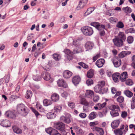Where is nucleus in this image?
Here are the masks:
<instances>
[{"label": "nucleus", "mask_w": 135, "mask_h": 135, "mask_svg": "<svg viewBox=\"0 0 135 135\" xmlns=\"http://www.w3.org/2000/svg\"><path fill=\"white\" fill-rule=\"evenodd\" d=\"M17 110L19 114L23 117L27 115L29 112L28 107L22 103L18 104L17 105Z\"/></svg>", "instance_id": "obj_1"}, {"label": "nucleus", "mask_w": 135, "mask_h": 135, "mask_svg": "<svg viewBox=\"0 0 135 135\" xmlns=\"http://www.w3.org/2000/svg\"><path fill=\"white\" fill-rule=\"evenodd\" d=\"M54 127L56 129L59 130L63 134H65L66 133L65 131V124L61 122H56L54 123Z\"/></svg>", "instance_id": "obj_2"}, {"label": "nucleus", "mask_w": 135, "mask_h": 135, "mask_svg": "<svg viewBox=\"0 0 135 135\" xmlns=\"http://www.w3.org/2000/svg\"><path fill=\"white\" fill-rule=\"evenodd\" d=\"M110 114L112 117H117L119 115L118 112L120 109L119 106L113 105L110 107Z\"/></svg>", "instance_id": "obj_3"}, {"label": "nucleus", "mask_w": 135, "mask_h": 135, "mask_svg": "<svg viewBox=\"0 0 135 135\" xmlns=\"http://www.w3.org/2000/svg\"><path fill=\"white\" fill-rule=\"evenodd\" d=\"M81 30L83 34L86 36H90L93 33L94 31L92 28L89 26L82 27Z\"/></svg>", "instance_id": "obj_4"}, {"label": "nucleus", "mask_w": 135, "mask_h": 135, "mask_svg": "<svg viewBox=\"0 0 135 135\" xmlns=\"http://www.w3.org/2000/svg\"><path fill=\"white\" fill-rule=\"evenodd\" d=\"M112 61L114 66L116 68L119 67L121 64L122 62L121 59L117 56L114 57L112 59Z\"/></svg>", "instance_id": "obj_5"}, {"label": "nucleus", "mask_w": 135, "mask_h": 135, "mask_svg": "<svg viewBox=\"0 0 135 135\" xmlns=\"http://www.w3.org/2000/svg\"><path fill=\"white\" fill-rule=\"evenodd\" d=\"M97 29L98 30L99 33L101 36H104L105 35V33L104 29L107 30L105 25L101 24H100Z\"/></svg>", "instance_id": "obj_6"}, {"label": "nucleus", "mask_w": 135, "mask_h": 135, "mask_svg": "<svg viewBox=\"0 0 135 135\" xmlns=\"http://www.w3.org/2000/svg\"><path fill=\"white\" fill-rule=\"evenodd\" d=\"M17 113L15 110L6 112L5 113V116L13 119H15L16 117Z\"/></svg>", "instance_id": "obj_7"}, {"label": "nucleus", "mask_w": 135, "mask_h": 135, "mask_svg": "<svg viewBox=\"0 0 135 135\" xmlns=\"http://www.w3.org/2000/svg\"><path fill=\"white\" fill-rule=\"evenodd\" d=\"M57 83L59 87H63L65 88H67L68 87L67 84L63 79L58 80L57 81Z\"/></svg>", "instance_id": "obj_8"}, {"label": "nucleus", "mask_w": 135, "mask_h": 135, "mask_svg": "<svg viewBox=\"0 0 135 135\" xmlns=\"http://www.w3.org/2000/svg\"><path fill=\"white\" fill-rule=\"evenodd\" d=\"M0 125L3 127H9L11 126V123L9 120L7 119L1 120Z\"/></svg>", "instance_id": "obj_9"}, {"label": "nucleus", "mask_w": 135, "mask_h": 135, "mask_svg": "<svg viewBox=\"0 0 135 135\" xmlns=\"http://www.w3.org/2000/svg\"><path fill=\"white\" fill-rule=\"evenodd\" d=\"M113 41L114 45L117 47H120L123 44V42L117 38L113 39Z\"/></svg>", "instance_id": "obj_10"}, {"label": "nucleus", "mask_w": 135, "mask_h": 135, "mask_svg": "<svg viewBox=\"0 0 135 135\" xmlns=\"http://www.w3.org/2000/svg\"><path fill=\"white\" fill-rule=\"evenodd\" d=\"M81 78L79 76H75L73 78L72 82L75 85L78 84L81 81Z\"/></svg>", "instance_id": "obj_11"}, {"label": "nucleus", "mask_w": 135, "mask_h": 135, "mask_svg": "<svg viewBox=\"0 0 135 135\" xmlns=\"http://www.w3.org/2000/svg\"><path fill=\"white\" fill-rule=\"evenodd\" d=\"M94 46L93 43L91 41H88L85 44V47L86 51H89L92 49Z\"/></svg>", "instance_id": "obj_12"}, {"label": "nucleus", "mask_w": 135, "mask_h": 135, "mask_svg": "<svg viewBox=\"0 0 135 135\" xmlns=\"http://www.w3.org/2000/svg\"><path fill=\"white\" fill-rule=\"evenodd\" d=\"M69 116H62L60 118V120L65 123L69 124L70 123L71 120Z\"/></svg>", "instance_id": "obj_13"}, {"label": "nucleus", "mask_w": 135, "mask_h": 135, "mask_svg": "<svg viewBox=\"0 0 135 135\" xmlns=\"http://www.w3.org/2000/svg\"><path fill=\"white\" fill-rule=\"evenodd\" d=\"M41 76L42 78L45 80H48L51 78L50 74L47 71L43 72L42 73Z\"/></svg>", "instance_id": "obj_14"}, {"label": "nucleus", "mask_w": 135, "mask_h": 135, "mask_svg": "<svg viewBox=\"0 0 135 135\" xmlns=\"http://www.w3.org/2000/svg\"><path fill=\"white\" fill-rule=\"evenodd\" d=\"M93 131L98 132L100 135H103L104 132L103 129L102 128L96 126H94L93 128Z\"/></svg>", "instance_id": "obj_15"}, {"label": "nucleus", "mask_w": 135, "mask_h": 135, "mask_svg": "<svg viewBox=\"0 0 135 135\" xmlns=\"http://www.w3.org/2000/svg\"><path fill=\"white\" fill-rule=\"evenodd\" d=\"M105 60L103 59H100L98 60L95 63V64L99 68L102 67L105 63Z\"/></svg>", "instance_id": "obj_16"}, {"label": "nucleus", "mask_w": 135, "mask_h": 135, "mask_svg": "<svg viewBox=\"0 0 135 135\" xmlns=\"http://www.w3.org/2000/svg\"><path fill=\"white\" fill-rule=\"evenodd\" d=\"M117 38L122 41H124L126 40V37L124 33L123 32H119V33Z\"/></svg>", "instance_id": "obj_17"}, {"label": "nucleus", "mask_w": 135, "mask_h": 135, "mask_svg": "<svg viewBox=\"0 0 135 135\" xmlns=\"http://www.w3.org/2000/svg\"><path fill=\"white\" fill-rule=\"evenodd\" d=\"M72 75V73L68 70L64 71L63 73V76L65 78H69Z\"/></svg>", "instance_id": "obj_18"}, {"label": "nucleus", "mask_w": 135, "mask_h": 135, "mask_svg": "<svg viewBox=\"0 0 135 135\" xmlns=\"http://www.w3.org/2000/svg\"><path fill=\"white\" fill-rule=\"evenodd\" d=\"M127 72H124L122 73L120 76L119 75L120 79L122 82L126 81V79L128 78Z\"/></svg>", "instance_id": "obj_19"}, {"label": "nucleus", "mask_w": 135, "mask_h": 135, "mask_svg": "<svg viewBox=\"0 0 135 135\" xmlns=\"http://www.w3.org/2000/svg\"><path fill=\"white\" fill-rule=\"evenodd\" d=\"M45 131L47 133L50 135H53L55 132H57V130L51 127L45 129Z\"/></svg>", "instance_id": "obj_20"}, {"label": "nucleus", "mask_w": 135, "mask_h": 135, "mask_svg": "<svg viewBox=\"0 0 135 135\" xmlns=\"http://www.w3.org/2000/svg\"><path fill=\"white\" fill-rule=\"evenodd\" d=\"M12 129L13 132L17 134H21L22 133V130L16 126L12 127Z\"/></svg>", "instance_id": "obj_21"}, {"label": "nucleus", "mask_w": 135, "mask_h": 135, "mask_svg": "<svg viewBox=\"0 0 135 135\" xmlns=\"http://www.w3.org/2000/svg\"><path fill=\"white\" fill-rule=\"evenodd\" d=\"M94 92L91 90H87L85 93L86 97L91 98L94 95Z\"/></svg>", "instance_id": "obj_22"}, {"label": "nucleus", "mask_w": 135, "mask_h": 135, "mask_svg": "<svg viewBox=\"0 0 135 135\" xmlns=\"http://www.w3.org/2000/svg\"><path fill=\"white\" fill-rule=\"evenodd\" d=\"M131 53V52L129 51H123L121 52L118 55L119 57L123 58L126 56L127 55L130 54Z\"/></svg>", "instance_id": "obj_23"}, {"label": "nucleus", "mask_w": 135, "mask_h": 135, "mask_svg": "<svg viewBox=\"0 0 135 135\" xmlns=\"http://www.w3.org/2000/svg\"><path fill=\"white\" fill-rule=\"evenodd\" d=\"M94 90L97 93L100 94L103 93H102V89L101 86L98 85H96L94 88Z\"/></svg>", "instance_id": "obj_24"}, {"label": "nucleus", "mask_w": 135, "mask_h": 135, "mask_svg": "<svg viewBox=\"0 0 135 135\" xmlns=\"http://www.w3.org/2000/svg\"><path fill=\"white\" fill-rule=\"evenodd\" d=\"M59 95L56 93H54L52 94L51 96V98L53 101L56 102L58 101L59 99Z\"/></svg>", "instance_id": "obj_25"}, {"label": "nucleus", "mask_w": 135, "mask_h": 135, "mask_svg": "<svg viewBox=\"0 0 135 135\" xmlns=\"http://www.w3.org/2000/svg\"><path fill=\"white\" fill-rule=\"evenodd\" d=\"M120 122L118 120H115L113 121L111 123L112 127L113 129L117 127L119 124Z\"/></svg>", "instance_id": "obj_26"}, {"label": "nucleus", "mask_w": 135, "mask_h": 135, "mask_svg": "<svg viewBox=\"0 0 135 135\" xmlns=\"http://www.w3.org/2000/svg\"><path fill=\"white\" fill-rule=\"evenodd\" d=\"M32 95V92L30 90H27L25 95V98L27 99H30Z\"/></svg>", "instance_id": "obj_27"}, {"label": "nucleus", "mask_w": 135, "mask_h": 135, "mask_svg": "<svg viewBox=\"0 0 135 135\" xmlns=\"http://www.w3.org/2000/svg\"><path fill=\"white\" fill-rule=\"evenodd\" d=\"M112 77L113 80L115 82H117L120 79L119 74L118 73H116L112 75Z\"/></svg>", "instance_id": "obj_28"}, {"label": "nucleus", "mask_w": 135, "mask_h": 135, "mask_svg": "<svg viewBox=\"0 0 135 135\" xmlns=\"http://www.w3.org/2000/svg\"><path fill=\"white\" fill-rule=\"evenodd\" d=\"M56 116V115L55 114L52 112L48 113L47 114V117L49 119H54Z\"/></svg>", "instance_id": "obj_29"}, {"label": "nucleus", "mask_w": 135, "mask_h": 135, "mask_svg": "<svg viewBox=\"0 0 135 135\" xmlns=\"http://www.w3.org/2000/svg\"><path fill=\"white\" fill-rule=\"evenodd\" d=\"M94 74V70L91 69L89 70L87 73V76L88 78H92Z\"/></svg>", "instance_id": "obj_30"}, {"label": "nucleus", "mask_w": 135, "mask_h": 135, "mask_svg": "<svg viewBox=\"0 0 135 135\" xmlns=\"http://www.w3.org/2000/svg\"><path fill=\"white\" fill-rule=\"evenodd\" d=\"M97 115V113L93 112L90 113L89 116V118L90 120H92L94 119L96 117Z\"/></svg>", "instance_id": "obj_31"}, {"label": "nucleus", "mask_w": 135, "mask_h": 135, "mask_svg": "<svg viewBox=\"0 0 135 135\" xmlns=\"http://www.w3.org/2000/svg\"><path fill=\"white\" fill-rule=\"evenodd\" d=\"M94 10V7H91L88 8L87 9V11L84 14L85 16H86L91 13Z\"/></svg>", "instance_id": "obj_32"}, {"label": "nucleus", "mask_w": 135, "mask_h": 135, "mask_svg": "<svg viewBox=\"0 0 135 135\" xmlns=\"http://www.w3.org/2000/svg\"><path fill=\"white\" fill-rule=\"evenodd\" d=\"M122 10L126 13L128 14L131 13L132 11L131 8L128 6L123 7L122 8Z\"/></svg>", "instance_id": "obj_33"}, {"label": "nucleus", "mask_w": 135, "mask_h": 135, "mask_svg": "<svg viewBox=\"0 0 135 135\" xmlns=\"http://www.w3.org/2000/svg\"><path fill=\"white\" fill-rule=\"evenodd\" d=\"M43 103L44 106H47L51 104L52 102L51 100L45 99L44 100Z\"/></svg>", "instance_id": "obj_34"}, {"label": "nucleus", "mask_w": 135, "mask_h": 135, "mask_svg": "<svg viewBox=\"0 0 135 135\" xmlns=\"http://www.w3.org/2000/svg\"><path fill=\"white\" fill-rule=\"evenodd\" d=\"M124 94L130 98L133 95V93L129 90H126L124 91Z\"/></svg>", "instance_id": "obj_35"}, {"label": "nucleus", "mask_w": 135, "mask_h": 135, "mask_svg": "<svg viewBox=\"0 0 135 135\" xmlns=\"http://www.w3.org/2000/svg\"><path fill=\"white\" fill-rule=\"evenodd\" d=\"M62 107L60 106H55L54 108V112L55 113L60 112L61 109Z\"/></svg>", "instance_id": "obj_36"}, {"label": "nucleus", "mask_w": 135, "mask_h": 135, "mask_svg": "<svg viewBox=\"0 0 135 135\" xmlns=\"http://www.w3.org/2000/svg\"><path fill=\"white\" fill-rule=\"evenodd\" d=\"M131 109H134L135 107V97H133L131 100Z\"/></svg>", "instance_id": "obj_37"}, {"label": "nucleus", "mask_w": 135, "mask_h": 135, "mask_svg": "<svg viewBox=\"0 0 135 135\" xmlns=\"http://www.w3.org/2000/svg\"><path fill=\"white\" fill-rule=\"evenodd\" d=\"M53 55L54 59L56 61H59L61 59V57L60 55L58 54H54Z\"/></svg>", "instance_id": "obj_38"}, {"label": "nucleus", "mask_w": 135, "mask_h": 135, "mask_svg": "<svg viewBox=\"0 0 135 135\" xmlns=\"http://www.w3.org/2000/svg\"><path fill=\"white\" fill-rule=\"evenodd\" d=\"M82 0H81L79 2V3L76 8V9L77 10H79L81 8H82L84 7L85 5L83 4L81 6L82 4Z\"/></svg>", "instance_id": "obj_39"}, {"label": "nucleus", "mask_w": 135, "mask_h": 135, "mask_svg": "<svg viewBox=\"0 0 135 135\" xmlns=\"http://www.w3.org/2000/svg\"><path fill=\"white\" fill-rule=\"evenodd\" d=\"M33 79L36 81H38L41 80V76L39 75H34L33 77Z\"/></svg>", "instance_id": "obj_40"}, {"label": "nucleus", "mask_w": 135, "mask_h": 135, "mask_svg": "<svg viewBox=\"0 0 135 135\" xmlns=\"http://www.w3.org/2000/svg\"><path fill=\"white\" fill-rule=\"evenodd\" d=\"M80 104L86 106L88 105L89 104V103L84 98L81 99L80 102Z\"/></svg>", "instance_id": "obj_41"}, {"label": "nucleus", "mask_w": 135, "mask_h": 135, "mask_svg": "<svg viewBox=\"0 0 135 135\" xmlns=\"http://www.w3.org/2000/svg\"><path fill=\"white\" fill-rule=\"evenodd\" d=\"M100 24V23L98 22H91V23L90 25H91L95 27L96 29H97Z\"/></svg>", "instance_id": "obj_42"}, {"label": "nucleus", "mask_w": 135, "mask_h": 135, "mask_svg": "<svg viewBox=\"0 0 135 135\" xmlns=\"http://www.w3.org/2000/svg\"><path fill=\"white\" fill-rule=\"evenodd\" d=\"M114 132L116 135H122L123 133L122 131L119 129H116L114 130Z\"/></svg>", "instance_id": "obj_43"}, {"label": "nucleus", "mask_w": 135, "mask_h": 135, "mask_svg": "<svg viewBox=\"0 0 135 135\" xmlns=\"http://www.w3.org/2000/svg\"><path fill=\"white\" fill-rule=\"evenodd\" d=\"M73 57L72 56L67 55L66 57L65 60L66 62H69L70 61L73 59Z\"/></svg>", "instance_id": "obj_44"}, {"label": "nucleus", "mask_w": 135, "mask_h": 135, "mask_svg": "<svg viewBox=\"0 0 135 135\" xmlns=\"http://www.w3.org/2000/svg\"><path fill=\"white\" fill-rule=\"evenodd\" d=\"M64 52L67 54V55L72 56V52H71L69 49H66L64 50Z\"/></svg>", "instance_id": "obj_45"}, {"label": "nucleus", "mask_w": 135, "mask_h": 135, "mask_svg": "<svg viewBox=\"0 0 135 135\" xmlns=\"http://www.w3.org/2000/svg\"><path fill=\"white\" fill-rule=\"evenodd\" d=\"M116 27L118 28H122L124 27V25L122 22L119 21Z\"/></svg>", "instance_id": "obj_46"}, {"label": "nucleus", "mask_w": 135, "mask_h": 135, "mask_svg": "<svg viewBox=\"0 0 135 135\" xmlns=\"http://www.w3.org/2000/svg\"><path fill=\"white\" fill-rule=\"evenodd\" d=\"M126 85L131 86L133 85V83L131 79H128L126 80Z\"/></svg>", "instance_id": "obj_47"}, {"label": "nucleus", "mask_w": 135, "mask_h": 135, "mask_svg": "<svg viewBox=\"0 0 135 135\" xmlns=\"http://www.w3.org/2000/svg\"><path fill=\"white\" fill-rule=\"evenodd\" d=\"M106 104V103L105 102L104 103L102 104L99 103L96 105V106H98V107L99 109L100 110L102 108H104Z\"/></svg>", "instance_id": "obj_48"}, {"label": "nucleus", "mask_w": 135, "mask_h": 135, "mask_svg": "<svg viewBox=\"0 0 135 135\" xmlns=\"http://www.w3.org/2000/svg\"><path fill=\"white\" fill-rule=\"evenodd\" d=\"M31 110L35 114V115L37 117L38 116L40 115V114L35 109H34L32 107H31L30 108Z\"/></svg>", "instance_id": "obj_49"}, {"label": "nucleus", "mask_w": 135, "mask_h": 135, "mask_svg": "<svg viewBox=\"0 0 135 135\" xmlns=\"http://www.w3.org/2000/svg\"><path fill=\"white\" fill-rule=\"evenodd\" d=\"M127 41L128 43H132L133 41V38L132 36H129L127 37Z\"/></svg>", "instance_id": "obj_50"}, {"label": "nucleus", "mask_w": 135, "mask_h": 135, "mask_svg": "<svg viewBox=\"0 0 135 135\" xmlns=\"http://www.w3.org/2000/svg\"><path fill=\"white\" fill-rule=\"evenodd\" d=\"M117 19L116 18L111 17L109 19V21L112 23L115 22L117 21Z\"/></svg>", "instance_id": "obj_51"}, {"label": "nucleus", "mask_w": 135, "mask_h": 135, "mask_svg": "<svg viewBox=\"0 0 135 135\" xmlns=\"http://www.w3.org/2000/svg\"><path fill=\"white\" fill-rule=\"evenodd\" d=\"M117 101L118 102L122 103L124 101V99L123 97L120 96L117 99Z\"/></svg>", "instance_id": "obj_52"}, {"label": "nucleus", "mask_w": 135, "mask_h": 135, "mask_svg": "<svg viewBox=\"0 0 135 135\" xmlns=\"http://www.w3.org/2000/svg\"><path fill=\"white\" fill-rule=\"evenodd\" d=\"M78 64L80 65L83 68L85 69H87L88 68V65H86L83 62H79Z\"/></svg>", "instance_id": "obj_53"}, {"label": "nucleus", "mask_w": 135, "mask_h": 135, "mask_svg": "<svg viewBox=\"0 0 135 135\" xmlns=\"http://www.w3.org/2000/svg\"><path fill=\"white\" fill-rule=\"evenodd\" d=\"M93 81L91 79H89L87 80L86 81V84L88 86L90 85L93 84Z\"/></svg>", "instance_id": "obj_54"}, {"label": "nucleus", "mask_w": 135, "mask_h": 135, "mask_svg": "<svg viewBox=\"0 0 135 135\" xmlns=\"http://www.w3.org/2000/svg\"><path fill=\"white\" fill-rule=\"evenodd\" d=\"M68 105L71 108H74L75 107L74 103L71 102H69L68 103Z\"/></svg>", "instance_id": "obj_55"}, {"label": "nucleus", "mask_w": 135, "mask_h": 135, "mask_svg": "<svg viewBox=\"0 0 135 135\" xmlns=\"http://www.w3.org/2000/svg\"><path fill=\"white\" fill-rule=\"evenodd\" d=\"M36 107L38 109L40 110V111H42L44 110V109L42 105L39 104H36Z\"/></svg>", "instance_id": "obj_56"}, {"label": "nucleus", "mask_w": 135, "mask_h": 135, "mask_svg": "<svg viewBox=\"0 0 135 135\" xmlns=\"http://www.w3.org/2000/svg\"><path fill=\"white\" fill-rule=\"evenodd\" d=\"M127 115V113L126 111H123L122 112L121 115L122 118H125L126 117Z\"/></svg>", "instance_id": "obj_57"}, {"label": "nucleus", "mask_w": 135, "mask_h": 135, "mask_svg": "<svg viewBox=\"0 0 135 135\" xmlns=\"http://www.w3.org/2000/svg\"><path fill=\"white\" fill-rule=\"evenodd\" d=\"M10 78V75L9 74H8L5 79V82L6 83H7L9 81V80Z\"/></svg>", "instance_id": "obj_58"}, {"label": "nucleus", "mask_w": 135, "mask_h": 135, "mask_svg": "<svg viewBox=\"0 0 135 135\" xmlns=\"http://www.w3.org/2000/svg\"><path fill=\"white\" fill-rule=\"evenodd\" d=\"M100 55L99 54H97L95 56L93 57V62H95L100 57Z\"/></svg>", "instance_id": "obj_59"}, {"label": "nucleus", "mask_w": 135, "mask_h": 135, "mask_svg": "<svg viewBox=\"0 0 135 135\" xmlns=\"http://www.w3.org/2000/svg\"><path fill=\"white\" fill-rule=\"evenodd\" d=\"M79 116L81 118H84L86 117V115L85 113H81L79 114Z\"/></svg>", "instance_id": "obj_60"}, {"label": "nucleus", "mask_w": 135, "mask_h": 135, "mask_svg": "<svg viewBox=\"0 0 135 135\" xmlns=\"http://www.w3.org/2000/svg\"><path fill=\"white\" fill-rule=\"evenodd\" d=\"M16 96L15 95H11L10 98V100L12 101L16 99Z\"/></svg>", "instance_id": "obj_61"}, {"label": "nucleus", "mask_w": 135, "mask_h": 135, "mask_svg": "<svg viewBox=\"0 0 135 135\" xmlns=\"http://www.w3.org/2000/svg\"><path fill=\"white\" fill-rule=\"evenodd\" d=\"M73 44L75 46L77 47L78 46V42L76 40L74 39L73 40Z\"/></svg>", "instance_id": "obj_62"}, {"label": "nucleus", "mask_w": 135, "mask_h": 135, "mask_svg": "<svg viewBox=\"0 0 135 135\" xmlns=\"http://www.w3.org/2000/svg\"><path fill=\"white\" fill-rule=\"evenodd\" d=\"M99 99V97L98 96H95L93 98V101L95 102H97Z\"/></svg>", "instance_id": "obj_63"}, {"label": "nucleus", "mask_w": 135, "mask_h": 135, "mask_svg": "<svg viewBox=\"0 0 135 135\" xmlns=\"http://www.w3.org/2000/svg\"><path fill=\"white\" fill-rule=\"evenodd\" d=\"M117 91L116 89L114 87H112L111 88V91L112 93L114 94Z\"/></svg>", "instance_id": "obj_64"}]
</instances>
